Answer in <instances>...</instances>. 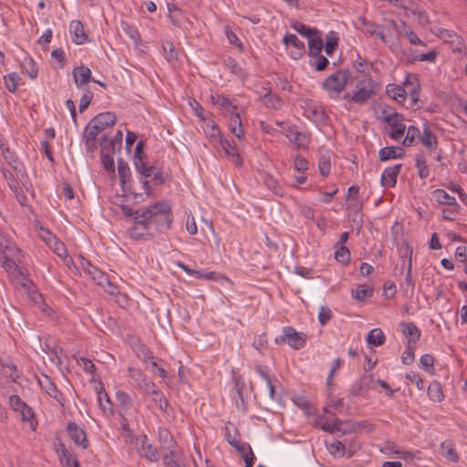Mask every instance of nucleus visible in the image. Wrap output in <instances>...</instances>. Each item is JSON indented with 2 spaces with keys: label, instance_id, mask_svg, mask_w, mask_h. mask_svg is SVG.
Returning <instances> with one entry per match:
<instances>
[{
  "label": "nucleus",
  "instance_id": "f257e3e1",
  "mask_svg": "<svg viewBox=\"0 0 467 467\" xmlns=\"http://www.w3.org/2000/svg\"><path fill=\"white\" fill-rule=\"evenodd\" d=\"M140 217V220L135 217L136 223L144 229L150 224H155L158 228L169 229L173 220L171 207L167 201H160L148 208L142 209Z\"/></svg>",
  "mask_w": 467,
  "mask_h": 467
},
{
  "label": "nucleus",
  "instance_id": "f03ea898",
  "mask_svg": "<svg viewBox=\"0 0 467 467\" xmlns=\"http://www.w3.org/2000/svg\"><path fill=\"white\" fill-rule=\"evenodd\" d=\"M118 175L119 178L120 187L124 195H132L135 200L140 198L143 200L142 195L134 192L130 186L131 173L128 163L122 159L118 160Z\"/></svg>",
  "mask_w": 467,
  "mask_h": 467
},
{
  "label": "nucleus",
  "instance_id": "7ed1b4c3",
  "mask_svg": "<svg viewBox=\"0 0 467 467\" xmlns=\"http://www.w3.org/2000/svg\"><path fill=\"white\" fill-rule=\"evenodd\" d=\"M349 77L350 72L348 69L337 70L325 79L323 87L327 91L338 94L345 88Z\"/></svg>",
  "mask_w": 467,
  "mask_h": 467
},
{
  "label": "nucleus",
  "instance_id": "20e7f679",
  "mask_svg": "<svg viewBox=\"0 0 467 467\" xmlns=\"http://www.w3.org/2000/svg\"><path fill=\"white\" fill-rule=\"evenodd\" d=\"M145 143L140 140L134 150V166L136 170L144 177H150L153 173L154 167L147 166V155L143 152Z\"/></svg>",
  "mask_w": 467,
  "mask_h": 467
},
{
  "label": "nucleus",
  "instance_id": "39448f33",
  "mask_svg": "<svg viewBox=\"0 0 467 467\" xmlns=\"http://www.w3.org/2000/svg\"><path fill=\"white\" fill-rule=\"evenodd\" d=\"M102 131L91 119L83 131V140L88 152H94L98 148V135Z\"/></svg>",
  "mask_w": 467,
  "mask_h": 467
},
{
  "label": "nucleus",
  "instance_id": "423d86ee",
  "mask_svg": "<svg viewBox=\"0 0 467 467\" xmlns=\"http://www.w3.org/2000/svg\"><path fill=\"white\" fill-rule=\"evenodd\" d=\"M373 382V376L364 375L359 379L355 381L348 391V398L354 401L355 399L364 396L370 388V384Z\"/></svg>",
  "mask_w": 467,
  "mask_h": 467
},
{
  "label": "nucleus",
  "instance_id": "0eeeda50",
  "mask_svg": "<svg viewBox=\"0 0 467 467\" xmlns=\"http://www.w3.org/2000/svg\"><path fill=\"white\" fill-rule=\"evenodd\" d=\"M437 36L450 44L453 52L462 53L463 50H465L464 40L455 32L445 28H440L438 30Z\"/></svg>",
  "mask_w": 467,
  "mask_h": 467
},
{
  "label": "nucleus",
  "instance_id": "6e6552de",
  "mask_svg": "<svg viewBox=\"0 0 467 467\" xmlns=\"http://www.w3.org/2000/svg\"><path fill=\"white\" fill-rule=\"evenodd\" d=\"M156 322L160 336L167 337L170 330L171 329V318L170 310L166 306L156 309Z\"/></svg>",
  "mask_w": 467,
  "mask_h": 467
},
{
  "label": "nucleus",
  "instance_id": "1a4fd4ad",
  "mask_svg": "<svg viewBox=\"0 0 467 467\" xmlns=\"http://www.w3.org/2000/svg\"><path fill=\"white\" fill-rule=\"evenodd\" d=\"M37 382L47 395L57 400L64 407L65 398L63 393L57 389L55 383L47 375L42 374V378H37Z\"/></svg>",
  "mask_w": 467,
  "mask_h": 467
},
{
  "label": "nucleus",
  "instance_id": "9d476101",
  "mask_svg": "<svg viewBox=\"0 0 467 467\" xmlns=\"http://www.w3.org/2000/svg\"><path fill=\"white\" fill-rule=\"evenodd\" d=\"M67 432L74 443L83 449L88 447L86 431L80 428L76 422L70 421L67 426Z\"/></svg>",
  "mask_w": 467,
  "mask_h": 467
},
{
  "label": "nucleus",
  "instance_id": "9b49d317",
  "mask_svg": "<svg viewBox=\"0 0 467 467\" xmlns=\"http://www.w3.org/2000/svg\"><path fill=\"white\" fill-rule=\"evenodd\" d=\"M282 339H286L288 345L295 349H299L306 344V336L296 332L292 327H286L284 328V336L282 337Z\"/></svg>",
  "mask_w": 467,
  "mask_h": 467
},
{
  "label": "nucleus",
  "instance_id": "f8f14e48",
  "mask_svg": "<svg viewBox=\"0 0 467 467\" xmlns=\"http://www.w3.org/2000/svg\"><path fill=\"white\" fill-rule=\"evenodd\" d=\"M122 131L118 130L115 136L109 140L106 134H103L99 140V147L101 151H109L114 153L116 149H120L122 143Z\"/></svg>",
  "mask_w": 467,
  "mask_h": 467
},
{
  "label": "nucleus",
  "instance_id": "ddd939ff",
  "mask_svg": "<svg viewBox=\"0 0 467 467\" xmlns=\"http://www.w3.org/2000/svg\"><path fill=\"white\" fill-rule=\"evenodd\" d=\"M402 164H396L386 168L381 175L380 183L385 188L394 187L397 183V178L401 171Z\"/></svg>",
  "mask_w": 467,
  "mask_h": 467
},
{
  "label": "nucleus",
  "instance_id": "4468645a",
  "mask_svg": "<svg viewBox=\"0 0 467 467\" xmlns=\"http://www.w3.org/2000/svg\"><path fill=\"white\" fill-rule=\"evenodd\" d=\"M400 326L402 327V333L408 339V345H416L420 337V330L418 327L411 322H402Z\"/></svg>",
  "mask_w": 467,
  "mask_h": 467
},
{
  "label": "nucleus",
  "instance_id": "2eb2a0df",
  "mask_svg": "<svg viewBox=\"0 0 467 467\" xmlns=\"http://www.w3.org/2000/svg\"><path fill=\"white\" fill-rule=\"evenodd\" d=\"M405 155L402 148L396 146H387L379 150V159L380 161H386L390 159H400Z\"/></svg>",
  "mask_w": 467,
  "mask_h": 467
},
{
  "label": "nucleus",
  "instance_id": "dca6fc26",
  "mask_svg": "<svg viewBox=\"0 0 467 467\" xmlns=\"http://www.w3.org/2000/svg\"><path fill=\"white\" fill-rule=\"evenodd\" d=\"M93 123L98 124V126L102 130V131L109 128L115 125L117 121V117L114 113L107 111L102 112L98 115H96L93 119Z\"/></svg>",
  "mask_w": 467,
  "mask_h": 467
},
{
  "label": "nucleus",
  "instance_id": "f3484780",
  "mask_svg": "<svg viewBox=\"0 0 467 467\" xmlns=\"http://www.w3.org/2000/svg\"><path fill=\"white\" fill-rule=\"evenodd\" d=\"M74 82L77 87H81L91 80V71L85 66L77 67L72 71Z\"/></svg>",
  "mask_w": 467,
  "mask_h": 467
},
{
  "label": "nucleus",
  "instance_id": "a211bd4d",
  "mask_svg": "<svg viewBox=\"0 0 467 467\" xmlns=\"http://www.w3.org/2000/svg\"><path fill=\"white\" fill-rule=\"evenodd\" d=\"M386 93L399 103H403L408 96V91L404 87L393 83L387 85Z\"/></svg>",
  "mask_w": 467,
  "mask_h": 467
},
{
  "label": "nucleus",
  "instance_id": "6ab92c4d",
  "mask_svg": "<svg viewBox=\"0 0 467 467\" xmlns=\"http://www.w3.org/2000/svg\"><path fill=\"white\" fill-rule=\"evenodd\" d=\"M233 112L229 119V128L233 134H234L238 139H241L244 136V130L243 129L241 118L239 114L236 112L237 107H232Z\"/></svg>",
  "mask_w": 467,
  "mask_h": 467
},
{
  "label": "nucleus",
  "instance_id": "aec40b11",
  "mask_svg": "<svg viewBox=\"0 0 467 467\" xmlns=\"http://www.w3.org/2000/svg\"><path fill=\"white\" fill-rule=\"evenodd\" d=\"M219 142H220L222 148L223 149V150L225 151V153L228 156L233 157V161H234V164L238 167L242 166L243 162H242L239 153L237 152V150H236V147H235L234 141H230L229 140L222 137L219 139Z\"/></svg>",
  "mask_w": 467,
  "mask_h": 467
},
{
  "label": "nucleus",
  "instance_id": "412c9836",
  "mask_svg": "<svg viewBox=\"0 0 467 467\" xmlns=\"http://www.w3.org/2000/svg\"><path fill=\"white\" fill-rule=\"evenodd\" d=\"M429 150H436L438 140L436 135L431 131L427 124L424 125L423 134L420 135V140Z\"/></svg>",
  "mask_w": 467,
  "mask_h": 467
},
{
  "label": "nucleus",
  "instance_id": "4be33fe9",
  "mask_svg": "<svg viewBox=\"0 0 467 467\" xmlns=\"http://www.w3.org/2000/svg\"><path fill=\"white\" fill-rule=\"evenodd\" d=\"M432 195L435 198V200L444 205H449L451 207H456V209H461V206L456 202L455 198L449 195L444 190L442 189H437L432 192Z\"/></svg>",
  "mask_w": 467,
  "mask_h": 467
},
{
  "label": "nucleus",
  "instance_id": "5701e85b",
  "mask_svg": "<svg viewBox=\"0 0 467 467\" xmlns=\"http://www.w3.org/2000/svg\"><path fill=\"white\" fill-rule=\"evenodd\" d=\"M73 28V42L76 45H82L88 40V35L84 31V25L81 21L76 20L71 23Z\"/></svg>",
  "mask_w": 467,
  "mask_h": 467
},
{
  "label": "nucleus",
  "instance_id": "b1692460",
  "mask_svg": "<svg viewBox=\"0 0 467 467\" xmlns=\"http://www.w3.org/2000/svg\"><path fill=\"white\" fill-rule=\"evenodd\" d=\"M404 250V254H401L402 257H405L407 256V254H409L410 257H409V265H408V269H407V274H406V277H405V282L410 285L412 289L414 288V285H415V283L414 281L412 280V276H411V266H412V263H411V255H412V248H410V244L408 242H403L402 243V245H401V252Z\"/></svg>",
  "mask_w": 467,
  "mask_h": 467
},
{
  "label": "nucleus",
  "instance_id": "393cba45",
  "mask_svg": "<svg viewBox=\"0 0 467 467\" xmlns=\"http://www.w3.org/2000/svg\"><path fill=\"white\" fill-rule=\"evenodd\" d=\"M385 335L380 328L370 330L367 336V342L373 347H379L385 342Z\"/></svg>",
  "mask_w": 467,
  "mask_h": 467
},
{
  "label": "nucleus",
  "instance_id": "a878e982",
  "mask_svg": "<svg viewBox=\"0 0 467 467\" xmlns=\"http://www.w3.org/2000/svg\"><path fill=\"white\" fill-rule=\"evenodd\" d=\"M374 94L375 91L372 88L368 89L364 87H358V90L351 96V101L358 104H363Z\"/></svg>",
  "mask_w": 467,
  "mask_h": 467
},
{
  "label": "nucleus",
  "instance_id": "bb28decb",
  "mask_svg": "<svg viewBox=\"0 0 467 467\" xmlns=\"http://www.w3.org/2000/svg\"><path fill=\"white\" fill-rule=\"evenodd\" d=\"M257 372L265 379V385L263 387L264 394L270 400L275 399V389L273 385L270 377L265 372L260 366L256 368Z\"/></svg>",
  "mask_w": 467,
  "mask_h": 467
},
{
  "label": "nucleus",
  "instance_id": "cd10ccee",
  "mask_svg": "<svg viewBox=\"0 0 467 467\" xmlns=\"http://www.w3.org/2000/svg\"><path fill=\"white\" fill-rule=\"evenodd\" d=\"M428 395L433 401H441L444 395L441 383L436 380L431 381L428 387Z\"/></svg>",
  "mask_w": 467,
  "mask_h": 467
},
{
  "label": "nucleus",
  "instance_id": "c85d7f7f",
  "mask_svg": "<svg viewBox=\"0 0 467 467\" xmlns=\"http://www.w3.org/2000/svg\"><path fill=\"white\" fill-rule=\"evenodd\" d=\"M414 80H415V84H412V88L407 91H408V94L410 95V98L411 100V108L415 110V109H419L422 108V106L419 104L420 85L418 82L417 78H414Z\"/></svg>",
  "mask_w": 467,
  "mask_h": 467
},
{
  "label": "nucleus",
  "instance_id": "c756f323",
  "mask_svg": "<svg viewBox=\"0 0 467 467\" xmlns=\"http://www.w3.org/2000/svg\"><path fill=\"white\" fill-rule=\"evenodd\" d=\"M308 39V55L310 57H316L323 48V42L318 34L317 36H312Z\"/></svg>",
  "mask_w": 467,
  "mask_h": 467
},
{
  "label": "nucleus",
  "instance_id": "7c9ffc66",
  "mask_svg": "<svg viewBox=\"0 0 467 467\" xmlns=\"http://www.w3.org/2000/svg\"><path fill=\"white\" fill-rule=\"evenodd\" d=\"M102 390H103V387L100 386V389H99V407H100V409L103 410V412L105 414L112 415L114 413L112 402H111L108 393L104 392L103 396H101Z\"/></svg>",
  "mask_w": 467,
  "mask_h": 467
},
{
  "label": "nucleus",
  "instance_id": "2f4dec72",
  "mask_svg": "<svg viewBox=\"0 0 467 467\" xmlns=\"http://www.w3.org/2000/svg\"><path fill=\"white\" fill-rule=\"evenodd\" d=\"M420 138V129L416 126H410L407 130L406 137L403 140L405 146H411L417 143Z\"/></svg>",
  "mask_w": 467,
  "mask_h": 467
},
{
  "label": "nucleus",
  "instance_id": "473e14b6",
  "mask_svg": "<svg viewBox=\"0 0 467 467\" xmlns=\"http://www.w3.org/2000/svg\"><path fill=\"white\" fill-rule=\"evenodd\" d=\"M342 441L344 451L341 453V456L347 454L348 457H352L361 448L360 444L355 439H344Z\"/></svg>",
  "mask_w": 467,
  "mask_h": 467
},
{
  "label": "nucleus",
  "instance_id": "72a5a7b5",
  "mask_svg": "<svg viewBox=\"0 0 467 467\" xmlns=\"http://www.w3.org/2000/svg\"><path fill=\"white\" fill-rule=\"evenodd\" d=\"M416 166L420 179H425L429 176V167L424 154L420 153L416 156Z\"/></svg>",
  "mask_w": 467,
  "mask_h": 467
},
{
  "label": "nucleus",
  "instance_id": "f704fd0d",
  "mask_svg": "<svg viewBox=\"0 0 467 467\" xmlns=\"http://www.w3.org/2000/svg\"><path fill=\"white\" fill-rule=\"evenodd\" d=\"M21 419L23 421H29L30 422V428L32 431H36L37 426V421L35 420V413L31 407L28 405H26L21 410Z\"/></svg>",
  "mask_w": 467,
  "mask_h": 467
},
{
  "label": "nucleus",
  "instance_id": "c9c22d12",
  "mask_svg": "<svg viewBox=\"0 0 467 467\" xmlns=\"http://www.w3.org/2000/svg\"><path fill=\"white\" fill-rule=\"evenodd\" d=\"M292 27L301 36L310 38L312 36H317L318 34V30L316 28H310L306 26V25L302 24L301 22H295L292 25Z\"/></svg>",
  "mask_w": 467,
  "mask_h": 467
},
{
  "label": "nucleus",
  "instance_id": "e433bc0d",
  "mask_svg": "<svg viewBox=\"0 0 467 467\" xmlns=\"http://www.w3.org/2000/svg\"><path fill=\"white\" fill-rule=\"evenodd\" d=\"M338 46V38L335 36L334 32L327 35L326 43L324 46L325 52L327 56H331Z\"/></svg>",
  "mask_w": 467,
  "mask_h": 467
},
{
  "label": "nucleus",
  "instance_id": "4c0bfd02",
  "mask_svg": "<svg viewBox=\"0 0 467 467\" xmlns=\"http://www.w3.org/2000/svg\"><path fill=\"white\" fill-rule=\"evenodd\" d=\"M335 248V259L343 265L348 264L350 261V252L348 248L345 245H339Z\"/></svg>",
  "mask_w": 467,
  "mask_h": 467
},
{
  "label": "nucleus",
  "instance_id": "58836bf2",
  "mask_svg": "<svg viewBox=\"0 0 467 467\" xmlns=\"http://www.w3.org/2000/svg\"><path fill=\"white\" fill-rule=\"evenodd\" d=\"M101 162L103 165V168L111 172L113 175H115V163L114 159L110 155L111 152L109 151H101Z\"/></svg>",
  "mask_w": 467,
  "mask_h": 467
},
{
  "label": "nucleus",
  "instance_id": "ea45409f",
  "mask_svg": "<svg viewBox=\"0 0 467 467\" xmlns=\"http://www.w3.org/2000/svg\"><path fill=\"white\" fill-rule=\"evenodd\" d=\"M294 403L300 409L304 410L306 415L310 416L313 414L312 412V404L305 396H297L293 399Z\"/></svg>",
  "mask_w": 467,
  "mask_h": 467
},
{
  "label": "nucleus",
  "instance_id": "a19ab883",
  "mask_svg": "<svg viewBox=\"0 0 467 467\" xmlns=\"http://www.w3.org/2000/svg\"><path fill=\"white\" fill-rule=\"evenodd\" d=\"M283 42L288 46L292 45L296 48H297L300 51V55H302V52L305 50V44L300 41L297 36L294 34H286L284 38Z\"/></svg>",
  "mask_w": 467,
  "mask_h": 467
},
{
  "label": "nucleus",
  "instance_id": "79ce46f5",
  "mask_svg": "<svg viewBox=\"0 0 467 467\" xmlns=\"http://www.w3.org/2000/svg\"><path fill=\"white\" fill-rule=\"evenodd\" d=\"M373 296V288L370 286L359 285L357 288L355 299L360 302H365L368 298Z\"/></svg>",
  "mask_w": 467,
  "mask_h": 467
},
{
  "label": "nucleus",
  "instance_id": "37998d69",
  "mask_svg": "<svg viewBox=\"0 0 467 467\" xmlns=\"http://www.w3.org/2000/svg\"><path fill=\"white\" fill-rule=\"evenodd\" d=\"M149 226H146L145 229L139 223H136V219L134 218V226L129 229V234L133 239H140L147 234V231Z\"/></svg>",
  "mask_w": 467,
  "mask_h": 467
},
{
  "label": "nucleus",
  "instance_id": "c03bdc74",
  "mask_svg": "<svg viewBox=\"0 0 467 467\" xmlns=\"http://www.w3.org/2000/svg\"><path fill=\"white\" fill-rule=\"evenodd\" d=\"M263 102L266 107L273 109H279L282 105V100L278 96L273 95L272 93H267L262 98Z\"/></svg>",
  "mask_w": 467,
  "mask_h": 467
},
{
  "label": "nucleus",
  "instance_id": "a18cd8bd",
  "mask_svg": "<svg viewBox=\"0 0 467 467\" xmlns=\"http://www.w3.org/2000/svg\"><path fill=\"white\" fill-rule=\"evenodd\" d=\"M441 453L453 462H457L460 459L456 451L450 444L445 442L441 445Z\"/></svg>",
  "mask_w": 467,
  "mask_h": 467
},
{
  "label": "nucleus",
  "instance_id": "49530a36",
  "mask_svg": "<svg viewBox=\"0 0 467 467\" xmlns=\"http://www.w3.org/2000/svg\"><path fill=\"white\" fill-rule=\"evenodd\" d=\"M358 21L365 26V32L369 36H374L378 29L382 27V26L368 21L364 16H359Z\"/></svg>",
  "mask_w": 467,
  "mask_h": 467
},
{
  "label": "nucleus",
  "instance_id": "de8ad7c7",
  "mask_svg": "<svg viewBox=\"0 0 467 467\" xmlns=\"http://www.w3.org/2000/svg\"><path fill=\"white\" fill-rule=\"evenodd\" d=\"M342 425L343 421L340 419L336 418L332 422L325 421L322 424V430L327 432L334 433L336 431H341Z\"/></svg>",
  "mask_w": 467,
  "mask_h": 467
},
{
  "label": "nucleus",
  "instance_id": "09e8293b",
  "mask_svg": "<svg viewBox=\"0 0 467 467\" xmlns=\"http://www.w3.org/2000/svg\"><path fill=\"white\" fill-rule=\"evenodd\" d=\"M140 389H143L147 394H158V389L155 384L147 379L144 376L143 379H140L138 383Z\"/></svg>",
  "mask_w": 467,
  "mask_h": 467
},
{
  "label": "nucleus",
  "instance_id": "8fccbe9b",
  "mask_svg": "<svg viewBox=\"0 0 467 467\" xmlns=\"http://www.w3.org/2000/svg\"><path fill=\"white\" fill-rule=\"evenodd\" d=\"M365 422H343V425L341 426V431L338 432H341L342 435L356 432L358 430L361 429L364 426Z\"/></svg>",
  "mask_w": 467,
  "mask_h": 467
},
{
  "label": "nucleus",
  "instance_id": "3c124183",
  "mask_svg": "<svg viewBox=\"0 0 467 467\" xmlns=\"http://www.w3.org/2000/svg\"><path fill=\"white\" fill-rule=\"evenodd\" d=\"M391 132L389 133V136L393 140H400L406 130V125L404 123H398L395 122L391 126Z\"/></svg>",
  "mask_w": 467,
  "mask_h": 467
},
{
  "label": "nucleus",
  "instance_id": "603ef678",
  "mask_svg": "<svg viewBox=\"0 0 467 467\" xmlns=\"http://www.w3.org/2000/svg\"><path fill=\"white\" fill-rule=\"evenodd\" d=\"M434 358L430 354H424L420 357V365L430 373L434 374Z\"/></svg>",
  "mask_w": 467,
  "mask_h": 467
},
{
  "label": "nucleus",
  "instance_id": "864d4df0",
  "mask_svg": "<svg viewBox=\"0 0 467 467\" xmlns=\"http://www.w3.org/2000/svg\"><path fill=\"white\" fill-rule=\"evenodd\" d=\"M4 79H5V88L10 92H13V93L16 92V86H17V80L19 79L18 75L16 73H11V74H8L7 76H5Z\"/></svg>",
  "mask_w": 467,
  "mask_h": 467
},
{
  "label": "nucleus",
  "instance_id": "5fc2aeb1",
  "mask_svg": "<svg viewBox=\"0 0 467 467\" xmlns=\"http://www.w3.org/2000/svg\"><path fill=\"white\" fill-rule=\"evenodd\" d=\"M143 455L150 462H157L159 459V452L157 449L153 448L150 444L146 446L142 445Z\"/></svg>",
  "mask_w": 467,
  "mask_h": 467
},
{
  "label": "nucleus",
  "instance_id": "6e6d98bb",
  "mask_svg": "<svg viewBox=\"0 0 467 467\" xmlns=\"http://www.w3.org/2000/svg\"><path fill=\"white\" fill-rule=\"evenodd\" d=\"M331 169L330 159L328 157H321L318 163V170L323 177H327Z\"/></svg>",
  "mask_w": 467,
  "mask_h": 467
},
{
  "label": "nucleus",
  "instance_id": "4d7b16f0",
  "mask_svg": "<svg viewBox=\"0 0 467 467\" xmlns=\"http://www.w3.org/2000/svg\"><path fill=\"white\" fill-rule=\"evenodd\" d=\"M416 345H408L407 349L402 353L401 360L405 365H410L414 361V348Z\"/></svg>",
  "mask_w": 467,
  "mask_h": 467
},
{
  "label": "nucleus",
  "instance_id": "13d9d810",
  "mask_svg": "<svg viewBox=\"0 0 467 467\" xmlns=\"http://www.w3.org/2000/svg\"><path fill=\"white\" fill-rule=\"evenodd\" d=\"M93 97H94V95L91 90H89V89L86 90V92L80 99V102H79V106H78L80 112H83L89 106Z\"/></svg>",
  "mask_w": 467,
  "mask_h": 467
},
{
  "label": "nucleus",
  "instance_id": "bf43d9fd",
  "mask_svg": "<svg viewBox=\"0 0 467 467\" xmlns=\"http://www.w3.org/2000/svg\"><path fill=\"white\" fill-rule=\"evenodd\" d=\"M332 318L331 310L325 306H322L318 314V320L322 326H325Z\"/></svg>",
  "mask_w": 467,
  "mask_h": 467
},
{
  "label": "nucleus",
  "instance_id": "052dcab7",
  "mask_svg": "<svg viewBox=\"0 0 467 467\" xmlns=\"http://www.w3.org/2000/svg\"><path fill=\"white\" fill-rule=\"evenodd\" d=\"M116 399L123 409L131 406V399L130 395L122 390H118L116 392Z\"/></svg>",
  "mask_w": 467,
  "mask_h": 467
},
{
  "label": "nucleus",
  "instance_id": "680f3d73",
  "mask_svg": "<svg viewBox=\"0 0 467 467\" xmlns=\"http://www.w3.org/2000/svg\"><path fill=\"white\" fill-rule=\"evenodd\" d=\"M2 265L6 270V272L10 274H14L15 272L19 271L18 266L15 261L8 258L5 254L3 255Z\"/></svg>",
  "mask_w": 467,
  "mask_h": 467
},
{
  "label": "nucleus",
  "instance_id": "e2e57ef3",
  "mask_svg": "<svg viewBox=\"0 0 467 467\" xmlns=\"http://www.w3.org/2000/svg\"><path fill=\"white\" fill-rule=\"evenodd\" d=\"M162 49L165 53H167V59L169 61L176 60L177 59V52L175 50V47L173 44L170 41H166L162 45Z\"/></svg>",
  "mask_w": 467,
  "mask_h": 467
},
{
  "label": "nucleus",
  "instance_id": "0e129e2a",
  "mask_svg": "<svg viewBox=\"0 0 467 467\" xmlns=\"http://www.w3.org/2000/svg\"><path fill=\"white\" fill-rule=\"evenodd\" d=\"M9 404L16 411H20L26 405L18 395H11L9 397Z\"/></svg>",
  "mask_w": 467,
  "mask_h": 467
},
{
  "label": "nucleus",
  "instance_id": "69168bd1",
  "mask_svg": "<svg viewBox=\"0 0 467 467\" xmlns=\"http://www.w3.org/2000/svg\"><path fill=\"white\" fill-rule=\"evenodd\" d=\"M315 57H316V61L314 64L315 69L317 71L325 70L329 64L328 59L325 56H322L320 53L317 56H316Z\"/></svg>",
  "mask_w": 467,
  "mask_h": 467
},
{
  "label": "nucleus",
  "instance_id": "338daca9",
  "mask_svg": "<svg viewBox=\"0 0 467 467\" xmlns=\"http://www.w3.org/2000/svg\"><path fill=\"white\" fill-rule=\"evenodd\" d=\"M380 451L387 455L400 453V451L396 450L395 442H393L391 441H385L384 445L380 448Z\"/></svg>",
  "mask_w": 467,
  "mask_h": 467
},
{
  "label": "nucleus",
  "instance_id": "774afa93",
  "mask_svg": "<svg viewBox=\"0 0 467 467\" xmlns=\"http://www.w3.org/2000/svg\"><path fill=\"white\" fill-rule=\"evenodd\" d=\"M294 165H295L296 170H297L298 171L304 172V171H307V169H308L307 160L300 155H297L295 157Z\"/></svg>",
  "mask_w": 467,
  "mask_h": 467
}]
</instances>
